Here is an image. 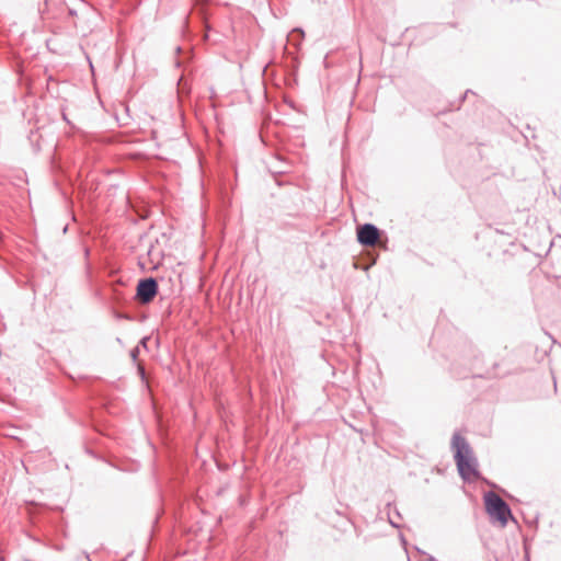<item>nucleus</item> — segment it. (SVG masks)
Here are the masks:
<instances>
[{
    "label": "nucleus",
    "instance_id": "14",
    "mask_svg": "<svg viewBox=\"0 0 561 561\" xmlns=\"http://www.w3.org/2000/svg\"><path fill=\"white\" fill-rule=\"evenodd\" d=\"M118 188L117 184H111L107 188V192L112 194V192H115Z\"/></svg>",
    "mask_w": 561,
    "mask_h": 561
},
{
    "label": "nucleus",
    "instance_id": "6",
    "mask_svg": "<svg viewBox=\"0 0 561 561\" xmlns=\"http://www.w3.org/2000/svg\"><path fill=\"white\" fill-rule=\"evenodd\" d=\"M176 93L180 102H184L190 98L191 85L184 76H181L176 82Z\"/></svg>",
    "mask_w": 561,
    "mask_h": 561
},
{
    "label": "nucleus",
    "instance_id": "24",
    "mask_svg": "<svg viewBox=\"0 0 561 561\" xmlns=\"http://www.w3.org/2000/svg\"><path fill=\"white\" fill-rule=\"evenodd\" d=\"M85 557H87L88 561H92V560H91V558H90V556H89L88 553H87V556H85Z\"/></svg>",
    "mask_w": 561,
    "mask_h": 561
},
{
    "label": "nucleus",
    "instance_id": "16",
    "mask_svg": "<svg viewBox=\"0 0 561 561\" xmlns=\"http://www.w3.org/2000/svg\"><path fill=\"white\" fill-rule=\"evenodd\" d=\"M68 14L71 15V16H76L77 15V11L75 9L68 8Z\"/></svg>",
    "mask_w": 561,
    "mask_h": 561
},
{
    "label": "nucleus",
    "instance_id": "19",
    "mask_svg": "<svg viewBox=\"0 0 561 561\" xmlns=\"http://www.w3.org/2000/svg\"><path fill=\"white\" fill-rule=\"evenodd\" d=\"M121 318H124V319H127V320H133L134 319L131 316H121Z\"/></svg>",
    "mask_w": 561,
    "mask_h": 561
},
{
    "label": "nucleus",
    "instance_id": "21",
    "mask_svg": "<svg viewBox=\"0 0 561 561\" xmlns=\"http://www.w3.org/2000/svg\"><path fill=\"white\" fill-rule=\"evenodd\" d=\"M175 51H176V54H180V53L182 51L181 46H178V47L175 48Z\"/></svg>",
    "mask_w": 561,
    "mask_h": 561
},
{
    "label": "nucleus",
    "instance_id": "13",
    "mask_svg": "<svg viewBox=\"0 0 561 561\" xmlns=\"http://www.w3.org/2000/svg\"><path fill=\"white\" fill-rule=\"evenodd\" d=\"M524 552H525V561H529V547L525 543L524 545Z\"/></svg>",
    "mask_w": 561,
    "mask_h": 561
},
{
    "label": "nucleus",
    "instance_id": "23",
    "mask_svg": "<svg viewBox=\"0 0 561 561\" xmlns=\"http://www.w3.org/2000/svg\"><path fill=\"white\" fill-rule=\"evenodd\" d=\"M286 172H287V170H279V171H277V173H286Z\"/></svg>",
    "mask_w": 561,
    "mask_h": 561
},
{
    "label": "nucleus",
    "instance_id": "3",
    "mask_svg": "<svg viewBox=\"0 0 561 561\" xmlns=\"http://www.w3.org/2000/svg\"><path fill=\"white\" fill-rule=\"evenodd\" d=\"M485 512L491 522L505 527L510 519H514L510 505L496 493L489 491L483 496Z\"/></svg>",
    "mask_w": 561,
    "mask_h": 561
},
{
    "label": "nucleus",
    "instance_id": "2",
    "mask_svg": "<svg viewBox=\"0 0 561 561\" xmlns=\"http://www.w3.org/2000/svg\"><path fill=\"white\" fill-rule=\"evenodd\" d=\"M451 449L460 478L466 482L471 481V479H480L481 473L478 470V461L473 456L472 448L459 433L453 435Z\"/></svg>",
    "mask_w": 561,
    "mask_h": 561
},
{
    "label": "nucleus",
    "instance_id": "17",
    "mask_svg": "<svg viewBox=\"0 0 561 561\" xmlns=\"http://www.w3.org/2000/svg\"><path fill=\"white\" fill-rule=\"evenodd\" d=\"M422 561H438V560H436L433 556H427V558Z\"/></svg>",
    "mask_w": 561,
    "mask_h": 561
},
{
    "label": "nucleus",
    "instance_id": "4",
    "mask_svg": "<svg viewBox=\"0 0 561 561\" xmlns=\"http://www.w3.org/2000/svg\"><path fill=\"white\" fill-rule=\"evenodd\" d=\"M159 294V283L156 277L139 278L136 285L135 299L144 305L151 304Z\"/></svg>",
    "mask_w": 561,
    "mask_h": 561
},
{
    "label": "nucleus",
    "instance_id": "11",
    "mask_svg": "<svg viewBox=\"0 0 561 561\" xmlns=\"http://www.w3.org/2000/svg\"><path fill=\"white\" fill-rule=\"evenodd\" d=\"M139 353H140V350H139V345L133 347L129 352V355L131 357V359L136 363L138 360V356H139Z\"/></svg>",
    "mask_w": 561,
    "mask_h": 561
},
{
    "label": "nucleus",
    "instance_id": "15",
    "mask_svg": "<svg viewBox=\"0 0 561 561\" xmlns=\"http://www.w3.org/2000/svg\"><path fill=\"white\" fill-rule=\"evenodd\" d=\"M393 515L397 516V519H401L402 516L397 507L393 508Z\"/></svg>",
    "mask_w": 561,
    "mask_h": 561
},
{
    "label": "nucleus",
    "instance_id": "9",
    "mask_svg": "<svg viewBox=\"0 0 561 561\" xmlns=\"http://www.w3.org/2000/svg\"><path fill=\"white\" fill-rule=\"evenodd\" d=\"M318 369H320L322 373L329 371L330 365L324 357H321L320 362L318 360Z\"/></svg>",
    "mask_w": 561,
    "mask_h": 561
},
{
    "label": "nucleus",
    "instance_id": "20",
    "mask_svg": "<svg viewBox=\"0 0 561 561\" xmlns=\"http://www.w3.org/2000/svg\"><path fill=\"white\" fill-rule=\"evenodd\" d=\"M152 249H153V244H150V247H149V249H148V252H147V253H148V255H150V254H151Z\"/></svg>",
    "mask_w": 561,
    "mask_h": 561
},
{
    "label": "nucleus",
    "instance_id": "18",
    "mask_svg": "<svg viewBox=\"0 0 561 561\" xmlns=\"http://www.w3.org/2000/svg\"><path fill=\"white\" fill-rule=\"evenodd\" d=\"M469 93H472V91H471V90H467V91L465 92L463 96H462V100H463V99H466V98H467V95H468Z\"/></svg>",
    "mask_w": 561,
    "mask_h": 561
},
{
    "label": "nucleus",
    "instance_id": "26",
    "mask_svg": "<svg viewBox=\"0 0 561 561\" xmlns=\"http://www.w3.org/2000/svg\"><path fill=\"white\" fill-rule=\"evenodd\" d=\"M25 561H30V560H25Z\"/></svg>",
    "mask_w": 561,
    "mask_h": 561
},
{
    "label": "nucleus",
    "instance_id": "25",
    "mask_svg": "<svg viewBox=\"0 0 561 561\" xmlns=\"http://www.w3.org/2000/svg\"><path fill=\"white\" fill-rule=\"evenodd\" d=\"M90 253L89 249L85 250V255L88 256Z\"/></svg>",
    "mask_w": 561,
    "mask_h": 561
},
{
    "label": "nucleus",
    "instance_id": "10",
    "mask_svg": "<svg viewBox=\"0 0 561 561\" xmlns=\"http://www.w3.org/2000/svg\"><path fill=\"white\" fill-rule=\"evenodd\" d=\"M137 374L140 377L142 382H147L146 370H145L144 366H141L140 364H137Z\"/></svg>",
    "mask_w": 561,
    "mask_h": 561
},
{
    "label": "nucleus",
    "instance_id": "1",
    "mask_svg": "<svg viewBox=\"0 0 561 561\" xmlns=\"http://www.w3.org/2000/svg\"><path fill=\"white\" fill-rule=\"evenodd\" d=\"M31 520L33 527L38 530V534L27 533V537L34 542L59 549L53 545L50 535L51 531H55L61 533L64 536H66V523L60 514L51 512L45 505L36 504L31 512Z\"/></svg>",
    "mask_w": 561,
    "mask_h": 561
},
{
    "label": "nucleus",
    "instance_id": "8",
    "mask_svg": "<svg viewBox=\"0 0 561 561\" xmlns=\"http://www.w3.org/2000/svg\"><path fill=\"white\" fill-rule=\"evenodd\" d=\"M391 506H392V503L391 502H388L387 503V508H388V520H389V524L394 527V528H400V525L393 519L392 515H391Z\"/></svg>",
    "mask_w": 561,
    "mask_h": 561
},
{
    "label": "nucleus",
    "instance_id": "5",
    "mask_svg": "<svg viewBox=\"0 0 561 561\" xmlns=\"http://www.w3.org/2000/svg\"><path fill=\"white\" fill-rule=\"evenodd\" d=\"M381 230L370 222L359 225L356 229L357 241L364 247L375 245L378 242Z\"/></svg>",
    "mask_w": 561,
    "mask_h": 561
},
{
    "label": "nucleus",
    "instance_id": "12",
    "mask_svg": "<svg viewBox=\"0 0 561 561\" xmlns=\"http://www.w3.org/2000/svg\"><path fill=\"white\" fill-rule=\"evenodd\" d=\"M150 341V336H144L139 341V347L142 346L144 348L148 350V342Z\"/></svg>",
    "mask_w": 561,
    "mask_h": 561
},
{
    "label": "nucleus",
    "instance_id": "7",
    "mask_svg": "<svg viewBox=\"0 0 561 561\" xmlns=\"http://www.w3.org/2000/svg\"><path fill=\"white\" fill-rule=\"evenodd\" d=\"M305 38V31L301 27L293 28L287 35L288 43L295 48H299L300 43Z\"/></svg>",
    "mask_w": 561,
    "mask_h": 561
},
{
    "label": "nucleus",
    "instance_id": "22",
    "mask_svg": "<svg viewBox=\"0 0 561 561\" xmlns=\"http://www.w3.org/2000/svg\"><path fill=\"white\" fill-rule=\"evenodd\" d=\"M175 66L181 67V61L179 59L175 61Z\"/></svg>",
    "mask_w": 561,
    "mask_h": 561
}]
</instances>
